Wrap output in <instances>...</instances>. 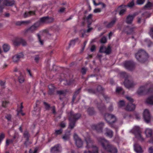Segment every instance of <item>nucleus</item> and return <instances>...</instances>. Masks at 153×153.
<instances>
[{"instance_id": "nucleus-1", "label": "nucleus", "mask_w": 153, "mask_h": 153, "mask_svg": "<svg viewBox=\"0 0 153 153\" xmlns=\"http://www.w3.org/2000/svg\"><path fill=\"white\" fill-rule=\"evenodd\" d=\"M99 143L102 146L106 151L111 153H117V149L114 146L111 144L109 142L104 138L99 137L97 138Z\"/></svg>"}, {"instance_id": "nucleus-2", "label": "nucleus", "mask_w": 153, "mask_h": 153, "mask_svg": "<svg viewBox=\"0 0 153 153\" xmlns=\"http://www.w3.org/2000/svg\"><path fill=\"white\" fill-rule=\"evenodd\" d=\"M85 140L87 144L86 147L88 149L85 151L84 153H98L97 147L93 145L94 141L90 136L85 137Z\"/></svg>"}, {"instance_id": "nucleus-3", "label": "nucleus", "mask_w": 153, "mask_h": 153, "mask_svg": "<svg viewBox=\"0 0 153 153\" xmlns=\"http://www.w3.org/2000/svg\"><path fill=\"white\" fill-rule=\"evenodd\" d=\"M136 59L141 62H144L149 58L148 54L143 50H140L135 54Z\"/></svg>"}, {"instance_id": "nucleus-4", "label": "nucleus", "mask_w": 153, "mask_h": 153, "mask_svg": "<svg viewBox=\"0 0 153 153\" xmlns=\"http://www.w3.org/2000/svg\"><path fill=\"white\" fill-rule=\"evenodd\" d=\"M54 19L52 17L49 16L43 17L40 18L39 20L37 21L39 26L41 25L46 24L50 23L54 21Z\"/></svg>"}, {"instance_id": "nucleus-5", "label": "nucleus", "mask_w": 153, "mask_h": 153, "mask_svg": "<svg viewBox=\"0 0 153 153\" xmlns=\"http://www.w3.org/2000/svg\"><path fill=\"white\" fill-rule=\"evenodd\" d=\"M133 133L135 135V137L139 140L141 142H143L144 139L141 135V132L139 127H135L133 129Z\"/></svg>"}, {"instance_id": "nucleus-6", "label": "nucleus", "mask_w": 153, "mask_h": 153, "mask_svg": "<svg viewBox=\"0 0 153 153\" xmlns=\"http://www.w3.org/2000/svg\"><path fill=\"white\" fill-rule=\"evenodd\" d=\"M136 29L137 27L133 25L131 26H127L124 28L123 31L127 35H133L135 33Z\"/></svg>"}, {"instance_id": "nucleus-7", "label": "nucleus", "mask_w": 153, "mask_h": 153, "mask_svg": "<svg viewBox=\"0 0 153 153\" xmlns=\"http://www.w3.org/2000/svg\"><path fill=\"white\" fill-rule=\"evenodd\" d=\"M81 115L79 113H74L73 111H71L69 115V120L76 122L80 117Z\"/></svg>"}, {"instance_id": "nucleus-8", "label": "nucleus", "mask_w": 153, "mask_h": 153, "mask_svg": "<svg viewBox=\"0 0 153 153\" xmlns=\"http://www.w3.org/2000/svg\"><path fill=\"white\" fill-rule=\"evenodd\" d=\"M38 24L37 22H36L31 26L25 30V33H27L28 32L32 33L34 32L40 27Z\"/></svg>"}, {"instance_id": "nucleus-9", "label": "nucleus", "mask_w": 153, "mask_h": 153, "mask_svg": "<svg viewBox=\"0 0 153 153\" xmlns=\"http://www.w3.org/2000/svg\"><path fill=\"white\" fill-rule=\"evenodd\" d=\"M104 126V123L101 122L98 123L97 125H92L91 128L93 130H96L98 132L102 131L103 128Z\"/></svg>"}, {"instance_id": "nucleus-10", "label": "nucleus", "mask_w": 153, "mask_h": 153, "mask_svg": "<svg viewBox=\"0 0 153 153\" xmlns=\"http://www.w3.org/2000/svg\"><path fill=\"white\" fill-rule=\"evenodd\" d=\"M143 118L144 121L147 123H149L150 122L151 116L149 111L147 109H145L143 114Z\"/></svg>"}, {"instance_id": "nucleus-11", "label": "nucleus", "mask_w": 153, "mask_h": 153, "mask_svg": "<svg viewBox=\"0 0 153 153\" xmlns=\"http://www.w3.org/2000/svg\"><path fill=\"white\" fill-rule=\"evenodd\" d=\"M74 138L75 141L76 146L79 148L82 147L83 145L82 141L76 134H74Z\"/></svg>"}, {"instance_id": "nucleus-12", "label": "nucleus", "mask_w": 153, "mask_h": 153, "mask_svg": "<svg viewBox=\"0 0 153 153\" xmlns=\"http://www.w3.org/2000/svg\"><path fill=\"white\" fill-rule=\"evenodd\" d=\"M124 83L125 86L128 88H133L136 84L132 80L130 81L127 79H125Z\"/></svg>"}, {"instance_id": "nucleus-13", "label": "nucleus", "mask_w": 153, "mask_h": 153, "mask_svg": "<svg viewBox=\"0 0 153 153\" xmlns=\"http://www.w3.org/2000/svg\"><path fill=\"white\" fill-rule=\"evenodd\" d=\"M61 152V147L59 144L55 145L51 148V153H59Z\"/></svg>"}, {"instance_id": "nucleus-14", "label": "nucleus", "mask_w": 153, "mask_h": 153, "mask_svg": "<svg viewBox=\"0 0 153 153\" xmlns=\"http://www.w3.org/2000/svg\"><path fill=\"white\" fill-rule=\"evenodd\" d=\"M134 63L132 61L126 62L124 64L125 67L129 70H133L134 68Z\"/></svg>"}, {"instance_id": "nucleus-15", "label": "nucleus", "mask_w": 153, "mask_h": 153, "mask_svg": "<svg viewBox=\"0 0 153 153\" xmlns=\"http://www.w3.org/2000/svg\"><path fill=\"white\" fill-rule=\"evenodd\" d=\"M126 6L121 5L118 7L117 10L119 11V15L121 16L124 15L126 11Z\"/></svg>"}, {"instance_id": "nucleus-16", "label": "nucleus", "mask_w": 153, "mask_h": 153, "mask_svg": "<svg viewBox=\"0 0 153 153\" xmlns=\"http://www.w3.org/2000/svg\"><path fill=\"white\" fill-rule=\"evenodd\" d=\"M102 47H100L99 52L101 53H104L107 55H109L111 53V50L110 45H108L107 47H105L104 51H102Z\"/></svg>"}, {"instance_id": "nucleus-17", "label": "nucleus", "mask_w": 153, "mask_h": 153, "mask_svg": "<svg viewBox=\"0 0 153 153\" xmlns=\"http://www.w3.org/2000/svg\"><path fill=\"white\" fill-rule=\"evenodd\" d=\"M24 54L22 53H20L14 56L13 57V61L14 62H18L20 59L23 58Z\"/></svg>"}, {"instance_id": "nucleus-18", "label": "nucleus", "mask_w": 153, "mask_h": 153, "mask_svg": "<svg viewBox=\"0 0 153 153\" xmlns=\"http://www.w3.org/2000/svg\"><path fill=\"white\" fill-rule=\"evenodd\" d=\"M136 15L134 14L133 15H129L127 16L126 19V22L128 24H131L134 18Z\"/></svg>"}, {"instance_id": "nucleus-19", "label": "nucleus", "mask_w": 153, "mask_h": 153, "mask_svg": "<svg viewBox=\"0 0 153 153\" xmlns=\"http://www.w3.org/2000/svg\"><path fill=\"white\" fill-rule=\"evenodd\" d=\"M71 135L70 131H66L65 134L62 136V138L65 141L69 140Z\"/></svg>"}, {"instance_id": "nucleus-20", "label": "nucleus", "mask_w": 153, "mask_h": 153, "mask_svg": "<svg viewBox=\"0 0 153 153\" xmlns=\"http://www.w3.org/2000/svg\"><path fill=\"white\" fill-rule=\"evenodd\" d=\"M15 3V1L13 0H4L3 3L4 5L7 6H12Z\"/></svg>"}, {"instance_id": "nucleus-21", "label": "nucleus", "mask_w": 153, "mask_h": 153, "mask_svg": "<svg viewBox=\"0 0 153 153\" xmlns=\"http://www.w3.org/2000/svg\"><path fill=\"white\" fill-rule=\"evenodd\" d=\"M87 112L89 116H93L96 114V111L93 107H89L87 108Z\"/></svg>"}, {"instance_id": "nucleus-22", "label": "nucleus", "mask_w": 153, "mask_h": 153, "mask_svg": "<svg viewBox=\"0 0 153 153\" xmlns=\"http://www.w3.org/2000/svg\"><path fill=\"white\" fill-rule=\"evenodd\" d=\"M134 150L137 153H142L143 150L141 146L138 144L135 143L134 145Z\"/></svg>"}, {"instance_id": "nucleus-23", "label": "nucleus", "mask_w": 153, "mask_h": 153, "mask_svg": "<svg viewBox=\"0 0 153 153\" xmlns=\"http://www.w3.org/2000/svg\"><path fill=\"white\" fill-rule=\"evenodd\" d=\"M113 115L114 114L108 113H106L104 115L105 119L108 123V125L111 121V117H113Z\"/></svg>"}, {"instance_id": "nucleus-24", "label": "nucleus", "mask_w": 153, "mask_h": 153, "mask_svg": "<svg viewBox=\"0 0 153 153\" xmlns=\"http://www.w3.org/2000/svg\"><path fill=\"white\" fill-rule=\"evenodd\" d=\"M135 108V105L132 103H129L128 104L126 108V109L128 111H132L134 110Z\"/></svg>"}, {"instance_id": "nucleus-25", "label": "nucleus", "mask_w": 153, "mask_h": 153, "mask_svg": "<svg viewBox=\"0 0 153 153\" xmlns=\"http://www.w3.org/2000/svg\"><path fill=\"white\" fill-rule=\"evenodd\" d=\"M81 90V88H80L77 89L74 92L72 99V104L75 100L77 95L80 93Z\"/></svg>"}, {"instance_id": "nucleus-26", "label": "nucleus", "mask_w": 153, "mask_h": 153, "mask_svg": "<svg viewBox=\"0 0 153 153\" xmlns=\"http://www.w3.org/2000/svg\"><path fill=\"white\" fill-rule=\"evenodd\" d=\"M105 134L108 137L111 138L113 136V131L108 128L105 129Z\"/></svg>"}, {"instance_id": "nucleus-27", "label": "nucleus", "mask_w": 153, "mask_h": 153, "mask_svg": "<svg viewBox=\"0 0 153 153\" xmlns=\"http://www.w3.org/2000/svg\"><path fill=\"white\" fill-rule=\"evenodd\" d=\"M145 133L146 137H150L153 134V131L150 128H147L145 130Z\"/></svg>"}, {"instance_id": "nucleus-28", "label": "nucleus", "mask_w": 153, "mask_h": 153, "mask_svg": "<svg viewBox=\"0 0 153 153\" xmlns=\"http://www.w3.org/2000/svg\"><path fill=\"white\" fill-rule=\"evenodd\" d=\"M146 90L145 86H142L140 87L137 91V94L139 95H142Z\"/></svg>"}, {"instance_id": "nucleus-29", "label": "nucleus", "mask_w": 153, "mask_h": 153, "mask_svg": "<svg viewBox=\"0 0 153 153\" xmlns=\"http://www.w3.org/2000/svg\"><path fill=\"white\" fill-rule=\"evenodd\" d=\"M111 117V121L108 125L111 128H114V126L113 125V124L117 121V119L116 116L114 115H113V117Z\"/></svg>"}, {"instance_id": "nucleus-30", "label": "nucleus", "mask_w": 153, "mask_h": 153, "mask_svg": "<svg viewBox=\"0 0 153 153\" xmlns=\"http://www.w3.org/2000/svg\"><path fill=\"white\" fill-rule=\"evenodd\" d=\"M48 87L49 89L48 94L50 95L53 94L55 90V88L53 85L51 84L49 85Z\"/></svg>"}, {"instance_id": "nucleus-31", "label": "nucleus", "mask_w": 153, "mask_h": 153, "mask_svg": "<svg viewBox=\"0 0 153 153\" xmlns=\"http://www.w3.org/2000/svg\"><path fill=\"white\" fill-rule=\"evenodd\" d=\"M36 15L35 11H30L29 12H26L25 13L24 16L25 18H26L30 16L35 15Z\"/></svg>"}, {"instance_id": "nucleus-32", "label": "nucleus", "mask_w": 153, "mask_h": 153, "mask_svg": "<svg viewBox=\"0 0 153 153\" xmlns=\"http://www.w3.org/2000/svg\"><path fill=\"white\" fill-rule=\"evenodd\" d=\"M116 21V18L113 19L110 22L108 23L106 25V27L107 28H110L113 26Z\"/></svg>"}, {"instance_id": "nucleus-33", "label": "nucleus", "mask_w": 153, "mask_h": 153, "mask_svg": "<svg viewBox=\"0 0 153 153\" xmlns=\"http://www.w3.org/2000/svg\"><path fill=\"white\" fill-rule=\"evenodd\" d=\"M30 23L29 21H17L15 24L17 26H20L22 25L27 24Z\"/></svg>"}, {"instance_id": "nucleus-34", "label": "nucleus", "mask_w": 153, "mask_h": 153, "mask_svg": "<svg viewBox=\"0 0 153 153\" xmlns=\"http://www.w3.org/2000/svg\"><path fill=\"white\" fill-rule=\"evenodd\" d=\"M97 104V107L100 111H103L105 110L106 108L103 104L101 103L100 105L98 104Z\"/></svg>"}, {"instance_id": "nucleus-35", "label": "nucleus", "mask_w": 153, "mask_h": 153, "mask_svg": "<svg viewBox=\"0 0 153 153\" xmlns=\"http://www.w3.org/2000/svg\"><path fill=\"white\" fill-rule=\"evenodd\" d=\"M69 121L68 128L71 129H72L75 126L76 122L71 120H69Z\"/></svg>"}, {"instance_id": "nucleus-36", "label": "nucleus", "mask_w": 153, "mask_h": 153, "mask_svg": "<svg viewBox=\"0 0 153 153\" xmlns=\"http://www.w3.org/2000/svg\"><path fill=\"white\" fill-rule=\"evenodd\" d=\"M146 102L149 104L153 105V96L148 97L146 100Z\"/></svg>"}, {"instance_id": "nucleus-37", "label": "nucleus", "mask_w": 153, "mask_h": 153, "mask_svg": "<svg viewBox=\"0 0 153 153\" xmlns=\"http://www.w3.org/2000/svg\"><path fill=\"white\" fill-rule=\"evenodd\" d=\"M13 42V44L15 46H19L20 44V39H16Z\"/></svg>"}, {"instance_id": "nucleus-38", "label": "nucleus", "mask_w": 153, "mask_h": 153, "mask_svg": "<svg viewBox=\"0 0 153 153\" xmlns=\"http://www.w3.org/2000/svg\"><path fill=\"white\" fill-rule=\"evenodd\" d=\"M116 92L118 93H120L122 94H124V91L123 90V88L120 87H118L116 88Z\"/></svg>"}, {"instance_id": "nucleus-39", "label": "nucleus", "mask_w": 153, "mask_h": 153, "mask_svg": "<svg viewBox=\"0 0 153 153\" xmlns=\"http://www.w3.org/2000/svg\"><path fill=\"white\" fill-rule=\"evenodd\" d=\"M23 136L26 140H29L30 135L29 132L27 130L25 131L23 133Z\"/></svg>"}, {"instance_id": "nucleus-40", "label": "nucleus", "mask_w": 153, "mask_h": 153, "mask_svg": "<svg viewBox=\"0 0 153 153\" xmlns=\"http://www.w3.org/2000/svg\"><path fill=\"white\" fill-rule=\"evenodd\" d=\"M3 48L4 52H7L10 49V46L7 44H5L3 45Z\"/></svg>"}, {"instance_id": "nucleus-41", "label": "nucleus", "mask_w": 153, "mask_h": 153, "mask_svg": "<svg viewBox=\"0 0 153 153\" xmlns=\"http://www.w3.org/2000/svg\"><path fill=\"white\" fill-rule=\"evenodd\" d=\"M142 16L138 17L137 18V23L138 24H140L141 23V21L143 22V23L144 24L145 22L146 19H142Z\"/></svg>"}, {"instance_id": "nucleus-42", "label": "nucleus", "mask_w": 153, "mask_h": 153, "mask_svg": "<svg viewBox=\"0 0 153 153\" xmlns=\"http://www.w3.org/2000/svg\"><path fill=\"white\" fill-rule=\"evenodd\" d=\"M85 90L88 91V93L90 94H95L96 93V90L92 88L86 89Z\"/></svg>"}, {"instance_id": "nucleus-43", "label": "nucleus", "mask_w": 153, "mask_h": 153, "mask_svg": "<svg viewBox=\"0 0 153 153\" xmlns=\"http://www.w3.org/2000/svg\"><path fill=\"white\" fill-rule=\"evenodd\" d=\"M78 40L79 39L78 38H76L74 40H71L69 44V46L70 47L71 45H74L76 42L77 41H78Z\"/></svg>"}, {"instance_id": "nucleus-44", "label": "nucleus", "mask_w": 153, "mask_h": 153, "mask_svg": "<svg viewBox=\"0 0 153 153\" xmlns=\"http://www.w3.org/2000/svg\"><path fill=\"white\" fill-rule=\"evenodd\" d=\"M103 88L101 85H98L96 88V93L97 92L101 93L102 91H103Z\"/></svg>"}, {"instance_id": "nucleus-45", "label": "nucleus", "mask_w": 153, "mask_h": 153, "mask_svg": "<svg viewBox=\"0 0 153 153\" xmlns=\"http://www.w3.org/2000/svg\"><path fill=\"white\" fill-rule=\"evenodd\" d=\"M150 16V14L149 12H146L142 14V16L143 17H146V18L149 17Z\"/></svg>"}, {"instance_id": "nucleus-46", "label": "nucleus", "mask_w": 153, "mask_h": 153, "mask_svg": "<svg viewBox=\"0 0 153 153\" xmlns=\"http://www.w3.org/2000/svg\"><path fill=\"white\" fill-rule=\"evenodd\" d=\"M107 39L106 37L103 36L100 39V42L101 43H105L107 42Z\"/></svg>"}, {"instance_id": "nucleus-47", "label": "nucleus", "mask_w": 153, "mask_h": 153, "mask_svg": "<svg viewBox=\"0 0 153 153\" xmlns=\"http://www.w3.org/2000/svg\"><path fill=\"white\" fill-rule=\"evenodd\" d=\"M125 105V103L123 100H121L118 103L119 107L121 108L124 106Z\"/></svg>"}, {"instance_id": "nucleus-48", "label": "nucleus", "mask_w": 153, "mask_h": 153, "mask_svg": "<svg viewBox=\"0 0 153 153\" xmlns=\"http://www.w3.org/2000/svg\"><path fill=\"white\" fill-rule=\"evenodd\" d=\"M63 132V130L62 128H60L58 130H56L55 131V134L56 135H58L61 134Z\"/></svg>"}, {"instance_id": "nucleus-49", "label": "nucleus", "mask_w": 153, "mask_h": 153, "mask_svg": "<svg viewBox=\"0 0 153 153\" xmlns=\"http://www.w3.org/2000/svg\"><path fill=\"white\" fill-rule=\"evenodd\" d=\"M40 110L41 108L40 107L34 108V109L33 111L35 112H36L37 113H35V114H36L37 115L39 114L40 112Z\"/></svg>"}, {"instance_id": "nucleus-50", "label": "nucleus", "mask_w": 153, "mask_h": 153, "mask_svg": "<svg viewBox=\"0 0 153 153\" xmlns=\"http://www.w3.org/2000/svg\"><path fill=\"white\" fill-rule=\"evenodd\" d=\"M20 44H22L23 46H25L27 45L26 42L24 39H20Z\"/></svg>"}, {"instance_id": "nucleus-51", "label": "nucleus", "mask_w": 153, "mask_h": 153, "mask_svg": "<svg viewBox=\"0 0 153 153\" xmlns=\"http://www.w3.org/2000/svg\"><path fill=\"white\" fill-rule=\"evenodd\" d=\"M43 104L46 110H49L50 107V105L46 102H44Z\"/></svg>"}, {"instance_id": "nucleus-52", "label": "nucleus", "mask_w": 153, "mask_h": 153, "mask_svg": "<svg viewBox=\"0 0 153 153\" xmlns=\"http://www.w3.org/2000/svg\"><path fill=\"white\" fill-rule=\"evenodd\" d=\"M56 93L57 94L59 95H64L66 94L65 92L63 90L57 91H56Z\"/></svg>"}, {"instance_id": "nucleus-53", "label": "nucleus", "mask_w": 153, "mask_h": 153, "mask_svg": "<svg viewBox=\"0 0 153 153\" xmlns=\"http://www.w3.org/2000/svg\"><path fill=\"white\" fill-rule=\"evenodd\" d=\"M134 5V3L133 0H132L131 2L129 3L127 5H126V7H132Z\"/></svg>"}, {"instance_id": "nucleus-54", "label": "nucleus", "mask_w": 153, "mask_h": 153, "mask_svg": "<svg viewBox=\"0 0 153 153\" xmlns=\"http://www.w3.org/2000/svg\"><path fill=\"white\" fill-rule=\"evenodd\" d=\"M145 1V0H137L136 3L137 4L141 5L143 4Z\"/></svg>"}, {"instance_id": "nucleus-55", "label": "nucleus", "mask_w": 153, "mask_h": 153, "mask_svg": "<svg viewBox=\"0 0 153 153\" xmlns=\"http://www.w3.org/2000/svg\"><path fill=\"white\" fill-rule=\"evenodd\" d=\"M121 76L125 78L126 79H127L128 78V75L125 72H122L121 73Z\"/></svg>"}, {"instance_id": "nucleus-56", "label": "nucleus", "mask_w": 153, "mask_h": 153, "mask_svg": "<svg viewBox=\"0 0 153 153\" xmlns=\"http://www.w3.org/2000/svg\"><path fill=\"white\" fill-rule=\"evenodd\" d=\"M19 80L20 83H22L24 82L25 79L23 76H21L19 77Z\"/></svg>"}, {"instance_id": "nucleus-57", "label": "nucleus", "mask_w": 153, "mask_h": 153, "mask_svg": "<svg viewBox=\"0 0 153 153\" xmlns=\"http://www.w3.org/2000/svg\"><path fill=\"white\" fill-rule=\"evenodd\" d=\"M149 34L150 36L152 37V38L153 39V27H151L150 28Z\"/></svg>"}, {"instance_id": "nucleus-58", "label": "nucleus", "mask_w": 153, "mask_h": 153, "mask_svg": "<svg viewBox=\"0 0 153 153\" xmlns=\"http://www.w3.org/2000/svg\"><path fill=\"white\" fill-rule=\"evenodd\" d=\"M9 103V102L7 101H4L2 103V106L4 107L7 106V105Z\"/></svg>"}, {"instance_id": "nucleus-59", "label": "nucleus", "mask_w": 153, "mask_h": 153, "mask_svg": "<svg viewBox=\"0 0 153 153\" xmlns=\"http://www.w3.org/2000/svg\"><path fill=\"white\" fill-rule=\"evenodd\" d=\"M96 49V47L94 45H93L91 46L90 50L91 52H93L95 51Z\"/></svg>"}, {"instance_id": "nucleus-60", "label": "nucleus", "mask_w": 153, "mask_h": 153, "mask_svg": "<svg viewBox=\"0 0 153 153\" xmlns=\"http://www.w3.org/2000/svg\"><path fill=\"white\" fill-rule=\"evenodd\" d=\"M29 140H26L25 141L24 143V144L25 146L26 147L30 144V142H29Z\"/></svg>"}, {"instance_id": "nucleus-61", "label": "nucleus", "mask_w": 153, "mask_h": 153, "mask_svg": "<svg viewBox=\"0 0 153 153\" xmlns=\"http://www.w3.org/2000/svg\"><path fill=\"white\" fill-rule=\"evenodd\" d=\"M41 45H43V41L42 40H41V37L39 34H37V35Z\"/></svg>"}, {"instance_id": "nucleus-62", "label": "nucleus", "mask_w": 153, "mask_h": 153, "mask_svg": "<svg viewBox=\"0 0 153 153\" xmlns=\"http://www.w3.org/2000/svg\"><path fill=\"white\" fill-rule=\"evenodd\" d=\"M40 59L39 55H36L35 56L34 60L36 62H38Z\"/></svg>"}, {"instance_id": "nucleus-63", "label": "nucleus", "mask_w": 153, "mask_h": 153, "mask_svg": "<svg viewBox=\"0 0 153 153\" xmlns=\"http://www.w3.org/2000/svg\"><path fill=\"white\" fill-rule=\"evenodd\" d=\"M126 98L128 100L131 102L130 103H132L134 102L133 99L131 97H126Z\"/></svg>"}, {"instance_id": "nucleus-64", "label": "nucleus", "mask_w": 153, "mask_h": 153, "mask_svg": "<svg viewBox=\"0 0 153 153\" xmlns=\"http://www.w3.org/2000/svg\"><path fill=\"white\" fill-rule=\"evenodd\" d=\"M152 6V4L151 2H149L146 4L144 6V7L146 8L150 7Z\"/></svg>"}]
</instances>
